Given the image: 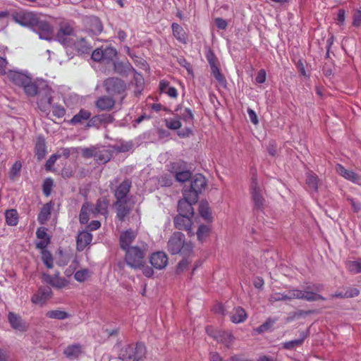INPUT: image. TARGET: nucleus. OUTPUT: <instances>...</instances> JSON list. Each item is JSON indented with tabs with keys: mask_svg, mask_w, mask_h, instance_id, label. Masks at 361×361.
I'll use <instances>...</instances> for the list:
<instances>
[{
	"mask_svg": "<svg viewBox=\"0 0 361 361\" xmlns=\"http://www.w3.org/2000/svg\"><path fill=\"white\" fill-rule=\"evenodd\" d=\"M172 30L173 36L180 42L185 44L187 42V36L183 28L177 23L172 24Z\"/></svg>",
	"mask_w": 361,
	"mask_h": 361,
	"instance_id": "obj_34",
	"label": "nucleus"
},
{
	"mask_svg": "<svg viewBox=\"0 0 361 361\" xmlns=\"http://www.w3.org/2000/svg\"><path fill=\"white\" fill-rule=\"evenodd\" d=\"M234 336L230 332L221 331L218 332L216 341L219 343L224 344L227 348L231 347L234 341Z\"/></svg>",
	"mask_w": 361,
	"mask_h": 361,
	"instance_id": "obj_30",
	"label": "nucleus"
},
{
	"mask_svg": "<svg viewBox=\"0 0 361 361\" xmlns=\"http://www.w3.org/2000/svg\"><path fill=\"white\" fill-rule=\"evenodd\" d=\"M336 171L340 176L343 177L345 179L350 180L353 183H360L361 178L354 171L345 169L344 166H342L341 164H337L336 166Z\"/></svg>",
	"mask_w": 361,
	"mask_h": 361,
	"instance_id": "obj_18",
	"label": "nucleus"
},
{
	"mask_svg": "<svg viewBox=\"0 0 361 361\" xmlns=\"http://www.w3.org/2000/svg\"><path fill=\"white\" fill-rule=\"evenodd\" d=\"M117 52L111 47L96 49L92 54V59L95 61H110L116 56Z\"/></svg>",
	"mask_w": 361,
	"mask_h": 361,
	"instance_id": "obj_8",
	"label": "nucleus"
},
{
	"mask_svg": "<svg viewBox=\"0 0 361 361\" xmlns=\"http://www.w3.org/2000/svg\"><path fill=\"white\" fill-rule=\"evenodd\" d=\"M192 244L185 241V236L180 232H175L168 241V250L171 255L180 253L184 257L189 256L192 252Z\"/></svg>",
	"mask_w": 361,
	"mask_h": 361,
	"instance_id": "obj_2",
	"label": "nucleus"
},
{
	"mask_svg": "<svg viewBox=\"0 0 361 361\" xmlns=\"http://www.w3.org/2000/svg\"><path fill=\"white\" fill-rule=\"evenodd\" d=\"M353 25L355 27H360L361 25V10L357 9L355 11L353 18Z\"/></svg>",
	"mask_w": 361,
	"mask_h": 361,
	"instance_id": "obj_56",
	"label": "nucleus"
},
{
	"mask_svg": "<svg viewBox=\"0 0 361 361\" xmlns=\"http://www.w3.org/2000/svg\"><path fill=\"white\" fill-rule=\"evenodd\" d=\"M180 111L177 114L180 119L183 120L185 122L192 123L193 120V114L190 109L188 108L177 109L176 111Z\"/></svg>",
	"mask_w": 361,
	"mask_h": 361,
	"instance_id": "obj_42",
	"label": "nucleus"
},
{
	"mask_svg": "<svg viewBox=\"0 0 361 361\" xmlns=\"http://www.w3.org/2000/svg\"><path fill=\"white\" fill-rule=\"evenodd\" d=\"M42 279L47 283L59 289L66 288L69 284V281L63 277H61L59 272L56 273L54 276L43 273Z\"/></svg>",
	"mask_w": 361,
	"mask_h": 361,
	"instance_id": "obj_10",
	"label": "nucleus"
},
{
	"mask_svg": "<svg viewBox=\"0 0 361 361\" xmlns=\"http://www.w3.org/2000/svg\"><path fill=\"white\" fill-rule=\"evenodd\" d=\"M306 184L310 190L314 192L317 191L318 187V177L312 172L307 173Z\"/></svg>",
	"mask_w": 361,
	"mask_h": 361,
	"instance_id": "obj_40",
	"label": "nucleus"
},
{
	"mask_svg": "<svg viewBox=\"0 0 361 361\" xmlns=\"http://www.w3.org/2000/svg\"><path fill=\"white\" fill-rule=\"evenodd\" d=\"M207 181L205 178L201 174L195 175L192 181L190 188L192 190V201L197 202L198 200V194L206 187Z\"/></svg>",
	"mask_w": 361,
	"mask_h": 361,
	"instance_id": "obj_12",
	"label": "nucleus"
},
{
	"mask_svg": "<svg viewBox=\"0 0 361 361\" xmlns=\"http://www.w3.org/2000/svg\"><path fill=\"white\" fill-rule=\"evenodd\" d=\"M114 100L107 96H103L99 97L95 103L97 109L101 111H108L111 109L114 106Z\"/></svg>",
	"mask_w": 361,
	"mask_h": 361,
	"instance_id": "obj_25",
	"label": "nucleus"
},
{
	"mask_svg": "<svg viewBox=\"0 0 361 361\" xmlns=\"http://www.w3.org/2000/svg\"><path fill=\"white\" fill-rule=\"evenodd\" d=\"M59 158L58 154H52L49 159L47 161L45 164V169L47 171H50L52 168V166L54 165L56 161Z\"/></svg>",
	"mask_w": 361,
	"mask_h": 361,
	"instance_id": "obj_59",
	"label": "nucleus"
},
{
	"mask_svg": "<svg viewBox=\"0 0 361 361\" xmlns=\"http://www.w3.org/2000/svg\"><path fill=\"white\" fill-rule=\"evenodd\" d=\"M136 235V233L131 229L121 233L120 236V243L121 248L125 250L130 248L129 245L134 240Z\"/></svg>",
	"mask_w": 361,
	"mask_h": 361,
	"instance_id": "obj_22",
	"label": "nucleus"
},
{
	"mask_svg": "<svg viewBox=\"0 0 361 361\" xmlns=\"http://www.w3.org/2000/svg\"><path fill=\"white\" fill-rule=\"evenodd\" d=\"M90 276V272L87 269H83L77 271L75 273L74 278L78 282H84Z\"/></svg>",
	"mask_w": 361,
	"mask_h": 361,
	"instance_id": "obj_45",
	"label": "nucleus"
},
{
	"mask_svg": "<svg viewBox=\"0 0 361 361\" xmlns=\"http://www.w3.org/2000/svg\"><path fill=\"white\" fill-rule=\"evenodd\" d=\"M109 207V201L105 198H100L97 200L95 207L92 206L93 216L98 214L106 215Z\"/></svg>",
	"mask_w": 361,
	"mask_h": 361,
	"instance_id": "obj_27",
	"label": "nucleus"
},
{
	"mask_svg": "<svg viewBox=\"0 0 361 361\" xmlns=\"http://www.w3.org/2000/svg\"><path fill=\"white\" fill-rule=\"evenodd\" d=\"M42 259L48 269H51L54 266V259L51 252L47 250H42Z\"/></svg>",
	"mask_w": 361,
	"mask_h": 361,
	"instance_id": "obj_43",
	"label": "nucleus"
},
{
	"mask_svg": "<svg viewBox=\"0 0 361 361\" xmlns=\"http://www.w3.org/2000/svg\"><path fill=\"white\" fill-rule=\"evenodd\" d=\"M91 116L89 111L81 109L77 114H75L70 121V123L75 125L81 123L84 121L88 120Z\"/></svg>",
	"mask_w": 361,
	"mask_h": 361,
	"instance_id": "obj_36",
	"label": "nucleus"
},
{
	"mask_svg": "<svg viewBox=\"0 0 361 361\" xmlns=\"http://www.w3.org/2000/svg\"><path fill=\"white\" fill-rule=\"evenodd\" d=\"M52 294V290L49 286L40 287L38 290L32 296V303L38 305H42L49 300Z\"/></svg>",
	"mask_w": 361,
	"mask_h": 361,
	"instance_id": "obj_13",
	"label": "nucleus"
},
{
	"mask_svg": "<svg viewBox=\"0 0 361 361\" xmlns=\"http://www.w3.org/2000/svg\"><path fill=\"white\" fill-rule=\"evenodd\" d=\"M111 154L109 149L106 147L96 149L95 160L99 164H105L111 159Z\"/></svg>",
	"mask_w": 361,
	"mask_h": 361,
	"instance_id": "obj_29",
	"label": "nucleus"
},
{
	"mask_svg": "<svg viewBox=\"0 0 361 361\" xmlns=\"http://www.w3.org/2000/svg\"><path fill=\"white\" fill-rule=\"evenodd\" d=\"M8 322L14 330L20 332L26 331L27 325L23 322L21 317H8Z\"/></svg>",
	"mask_w": 361,
	"mask_h": 361,
	"instance_id": "obj_37",
	"label": "nucleus"
},
{
	"mask_svg": "<svg viewBox=\"0 0 361 361\" xmlns=\"http://www.w3.org/2000/svg\"><path fill=\"white\" fill-rule=\"evenodd\" d=\"M57 40L65 45H72L73 42V29L68 25L61 26L56 35Z\"/></svg>",
	"mask_w": 361,
	"mask_h": 361,
	"instance_id": "obj_11",
	"label": "nucleus"
},
{
	"mask_svg": "<svg viewBox=\"0 0 361 361\" xmlns=\"http://www.w3.org/2000/svg\"><path fill=\"white\" fill-rule=\"evenodd\" d=\"M104 121L103 116H96L92 117L88 122L87 126L89 127L96 126Z\"/></svg>",
	"mask_w": 361,
	"mask_h": 361,
	"instance_id": "obj_57",
	"label": "nucleus"
},
{
	"mask_svg": "<svg viewBox=\"0 0 361 361\" xmlns=\"http://www.w3.org/2000/svg\"><path fill=\"white\" fill-rule=\"evenodd\" d=\"M104 87L106 92L111 94H120L125 92L126 84L119 78H110L104 81Z\"/></svg>",
	"mask_w": 361,
	"mask_h": 361,
	"instance_id": "obj_7",
	"label": "nucleus"
},
{
	"mask_svg": "<svg viewBox=\"0 0 361 361\" xmlns=\"http://www.w3.org/2000/svg\"><path fill=\"white\" fill-rule=\"evenodd\" d=\"M89 30L93 35L102 32L103 26L100 20L95 16H92L88 20Z\"/></svg>",
	"mask_w": 361,
	"mask_h": 361,
	"instance_id": "obj_32",
	"label": "nucleus"
},
{
	"mask_svg": "<svg viewBox=\"0 0 361 361\" xmlns=\"http://www.w3.org/2000/svg\"><path fill=\"white\" fill-rule=\"evenodd\" d=\"M211 72L219 84L221 85H226V80L224 75L221 73L220 70L217 66H214V67L211 68Z\"/></svg>",
	"mask_w": 361,
	"mask_h": 361,
	"instance_id": "obj_46",
	"label": "nucleus"
},
{
	"mask_svg": "<svg viewBox=\"0 0 361 361\" xmlns=\"http://www.w3.org/2000/svg\"><path fill=\"white\" fill-rule=\"evenodd\" d=\"M206 332L216 340V336H218V332H221V331L214 329L212 326H208L206 327Z\"/></svg>",
	"mask_w": 361,
	"mask_h": 361,
	"instance_id": "obj_62",
	"label": "nucleus"
},
{
	"mask_svg": "<svg viewBox=\"0 0 361 361\" xmlns=\"http://www.w3.org/2000/svg\"><path fill=\"white\" fill-rule=\"evenodd\" d=\"M95 217L93 216L92 205L88 202H85L80 209L79 220L80 224H86L90 218Z\"/></svg>",
	"mask_w": 361,
	"mask_h": 361,
	"instance_id": "obj_21",
	"label": "nucleus"
},
{
	"mask_svg": "<svg viewBox=\"0 0 361 361\" xmlns=\"http://www.w3.org/2000/svg\"><path fill=\"white\" fill-rule=\"evenodd\" d=\"M199 212L200 216L206 221H211L212 216L209 207V204L206 201L200 202L199 204Z\"/></svg>",
	"mask_w": 361,
	"mask_h": 361,
	"instance_id": "obj_38",
	"label": "nucleus"
},
{
	"mask_svg": "<svg viewBox=\"0 0 361 361\" xmlns=\"http://www.w3.org/2000/svg\"><path fill=\"white\" fill-rule=\"evenodd\" d=\"M21 167H22L21 163L20 161H16L13 164V166L10 170V177L13 178L16 176H17L18 174V173L20 172Z\"/></svg>",
	"mask_w": 361,
	"mask_h": 361,
	"instance_id": "obj_55",
	"label": "nucleus"
},
{
	"mask_svg": "<svg viewBox=\"0 0 361 361\" xmlns=\"http://www.w3.org/2000/svg\"><path fill=\"white\" fill-rule=\"evenodd\" d=\"M345 291L346 298H354L357 296L359 294V290L356 288H348Z\"/></svg>",
	"mask_w": 361,
	"mask_h": 361,
	"instance_id": "obj_63",
	"label": "nucleus"
},
{
	"mask_svg": "<svg viewBox=\"0 0 361 361\" xmlns=\"http://www.w3.org/2000/svg\"><path fill=\"white\" fill-rule=\"evenodd\" d=\"M82 353V346L79 344L68 345L63 351L64 355L69 359L78 358Z\"/></svg>",
	"mask_w": 361,
	"mask_h": 361,
	"instance_id": "obj_31",
	"label": "nucleus"
},
{
	"mask_svg": "<svg viewBox=\"0 0 361 361\" xmlns=\"http://www.w3.org/2000/svg\"><path fill=\"white\" fill-rule=\"evenodd\" d=\"M125 204L126 203L117 204V202H116V205L117 206V216L121 221L123 220L129 212Z\"/></svg>",
	"mask_w": 361,
	"mask_h": 361,
	"instance_id": "obj_48",
	"label": "nucleus"
},
{
	"mask_svg": "<svg viewBox=\"0 0 361 361\" xmlns=\"http://www.w3.org/2000/svg\"><path fill=\"white\" fill-rule=\"evenodd\" d=\"M212 311L215 314H221L222 316L229 313L228 310L221 303H216L213 306Z\"/></svg>",
	"mask_w": 361,
	"mask_h": 361,
	"instance_id": "obj_50",
	"label": "nucleus"
},
{
	"mask_svg": "<svg viewBox=\"0 0 361 361\" xmlns=\"http://www.w3.org/2000/svg\"><path fill=\"white\" fill-rule=\"evenodd\" d=\"M92 240V235L90 233L86 231L80 232L77 237V250L78 251L84 250L91 243Z\"/></svg>",
	"mask_w": 361,
	"mask_h": 361,
	"instance_id": "obj_20",
	"label": "nucleus"
},
{
	"mask_svg": "<svg viewBox=\"0 0 361 361\" xmlns=\"http://www.w3.org/2000/svg\"><path fill=\"white\" fill-rule=\"evenodd\" d=\"M131 188V181L130 180H123L117 188L115 192L117 204L126 203L127 195Z\"/></svg>",
	"mask_w": 361,
	"mask_h": 361,
	"instance_id": "obj_15",
	"label": "nucleus"
},
{
	"mask_svg": "<svg viewBox=\"0 0 361 361\" xmlns=\"http://www.w3.org/2000/svg\"><path fill=\"white\" fill-rule=\"evenodd\" d=\"M174 224L176 228L180 230L188 231L191 233L192 231V221L190 216L180 214L174 219Z\"/></svg>",
	"mask_w": 361,
	"mask_h": 361,
	"instance_id": "obj_19",
	"label": "nucleus"
},
{
	"mask_svg": "<svg viewBox=\"0 0 361 361\" xmlns=\"http://www.w3.org/2000/svg\"><path fill=\"white\" fill-rule=\"evenodd\" d=\"M114 71L118 74L121 75H128L132 72H135V69L132 66V65L126 61H117L114 63Z\"/></svg>",
	"mask_w": 361,
	"mask_h": 361,
	"instance_id": "obj_24",
	"label": "nucleus"
},
{
	"mask_svg": "<svg viewBox=\"0 0 361 361\" xmlns=\"http://www.w3.org/2000/svg\"><path fill=\"white\" fill-rule=\"evenodd\" d=\"M12 17L16 23L32 29L39 23L37 14L25 10L13 13Z\"/></svg>",
	"mask_w": 361,
	"mask_h": 361,
	"instance_id": "obj_5",
	"label": "nucleus"
},
{
	"mask_svg": "<svg viewBox=\"0 0 361 361\" xmlns=\"http://www.w3.org/2000/svg\"><path fill=\"white\" fill-rule=\"evenodd\" d=\"M7 78L16 85L22 87L25 82H30V74L27 71L9 70Z\"/></svg>",
	"mask_w": 361,
	"mask_h": 361,
	"instance_id": "obj_9",
	"label": "nucleus"
},
{
	"mask_svg": "<svg viewBox=\"0 0 361 361\" xmlns=\"http://www.w3.org/2000/svg\"><path fill=\"white\" fill-rule=\"evenodd\" d=\"M53 186V180L51 178H47L43 183V192L46 196H49L51 193Z\"/></svg>",
	"mask_w": 361,
	"mask_h": 361,
	"instance_id": "obj_54",
	"label": "nucleus"
},
{
	"mask_svg": "<svg viewBox=\"0 0 361 361\" xmlns=\"http://www.w3.org/2000/svg\"><path fill=\"white\" fill-rule=\"evenodd\" d=\"M52 114L57 118H62L66 114V109L60 104H54L52 106Z\"/></svg>",
	"mask_w": 361,
	"mask_h": 361,
	"instance_id": "obj_52",
	"label": "nucleus"
},
{
	"mask_svg": "<svg viewBox=\"0 0 361 361\" xmlns=\"http://www.w3.org/2000/svg\"><path fill=\"white\" fill-rule=\"evenodd\" d=\"M126 250L125 260L128 265L133 269H140L144 263L147 245L142 243L141 246H133Z\"/></svg>",
	"mask_w": 361,
	"mask_h": 361,
	"instance_id": "obj_4",
	"label": "nucleus"
},
{
	"mask_svg": "<svg viewBox=\"0 0 361 361\" xmlns=\"http://www.w3.org/2000/svg\"><path fill=\"white\" fill-rule=\"evenodd\" d=\"M209 228L207 226L201 225L197 231V236L200 241H202L204 238L209 234Z\"/></svg>",
	"mask_w": 361,
	"mask_h": 361,
	"instance_id": "obj_51",
	"label": "nucleus"
},
{
	"mask_svg": "<svg viewBox=\"0 0 361 361\" xmlns=\"http://www.w3.org/2000/svg\"><path fill=\"white\" fill-rule=\"evenodd\" d=\"M266 71L264 69H261L258 71L257 76L255 78V80L259 84H262L266 80Z\"/></svg>",
	"mask_w": 361,
	"mask_h": 361,
	"instance_id": "obj_61",
	"label": "nucleus"
},
{
	"mask_svg": "<svg viewBox=\"0 0 361 361\" xmlns=\"http://www.w3.org/2000/svg\"><path fill=\"white\" fill-rule=\"evenodd\" d=\"M322 290L319 284L307 286L303 290L295 289L284 293H275L270 297L271 302L290 300L292 299H302L307 301H315L324 298L317 293Z\"/></svg>",
	"mask_w": 361,
	"mask_h": 361,
	"instance_id": "obj_1",
	"label": "nucleus"
},
{
	"mask_svg": "<svg viewBox=\"0 0 361 361\" xmlns=\"http://www.w3.org/2000/svg\"><path fill=\"white\" fill-rule=\"evenodd\" d=\"M51 205L50 204H44L38 215V221L43 224H44L49 219V215L51 214Z\"/></svg>",
	"mask_w": 361,
	"mask_h": 361,
	"instance_id": "obj_41",
	"label": "nucleus"
},
{
	"mask_svg": "<svg viewBox=\"0 0 361 361\" xmlns=\"http://www.w3.org/2000/svg\"><path fill=\"white\" fill-rule=\"evenodd\" d=\"M191 202L188 199L179 200L178 204V211L180 214L192 216L193 215V208Z\"/></svg>",
	"mask_w": 361,
	"mask_h": 361,
	"instance_id": "obj_26",
	"label": "nucleus"
},
{
	"mask_svg": "<svg viewBox=\"0 0 361 361\" xmlns=\"http://www.w3.org/2000/svg\"><path fill=\"white\" fill-rule=\"evenodd\" d=\"M72 45L75 47V48L82 54L87 53L90 51L92 46L90 43H88L86 39L83 37H80L77 40H73L72 42Z\"/></svg>",
	"mask_w": 361,
	"mask_h": 361,
	"instance_id": "obj_33",
	"label": "nucleus"
},
{
	"mask_svg": "<svg viewBox=\"0 0 361 361\" xmlns=\"http://www.w3.org/2000/svg\"><path fill=\"white\" fill-rule=\"evenodd\" d=\"M131 73L133 74V79L135 81V86L137 87V91L138 92H140V91L142 90L143 85H144V78L138 73L135 70V72H132Z\"/></svg>",
	"mask_w": 361,
	"mask_h": 361,
	"instance_id": "obj_47",
	"label": "nucleus"
},
{
	"mask_svg": "<svg viewBox=\"0 0 361 361\" xmlns=\"http://www.w3.org/2000/svg\"><path fill=\"white\" fill-rule=\"evenodd\" d=\"M159 88L161 92L166 94L171 98L176 99L178 95L177 90L173 87H170L169 82L165 80L159 82Z\"/></svg>",
	"mask_w": 361,
	"mask_h": 361,
	"instance_id": "obj_28",
	"label": "nucleus"
},
{
	"mask_svg": "<svg viewBox=\"0 0 361 361\" xmlns=\"http://www.w3.org/2000/svg\"><path fill=\"white\" fill-rule=\"evenodd\" d=\"M53 90L48 85H45L39 92L38 108L47 116L50 113V106L52 102Z\"/></svg>",
	"mask_w": 361,
	"mask_h": 361,
	"instance_id": "obj_6",
	"label": "nucleus"
},
{
	"mask_svg": "<svg viewBox=\"0 0 361 361\" xmlns=\"http://www.w3.org/2000/svg\"><path fill=\"white\" fill-rule=\"evenodd\" d=\"M250 192L255 206L258 209H260L264 204V198L262 195V190L258 186V183L255 178H253L252 180Z\"/></svg>",
	"mask_w": 361,
	"mask_h": 361,
	"instance_id": "obj_16",
	"label": "nucleus"
},
{
	"mask_svg": "<svg viewBox=\"0 0 361 361\" xmlns=\"http://www.w3.org/2000/svg\"><path fill=\"white\" fill-rule=\"evenodd\" d=\"M6 222L8 226H14L18 223V214L16 209H8L5 212Z\"/></svg>",
	"mask_w": 361,
	"mask_h": 361,
	"instance_id": "obj_35",
	"label": "nucleus"
},
{
	"mask_svg": "<svg viewBox=\"0 0 361 361\" xmlns=\"http://www.w3.org/2000/svg\"><path fill=\"white\" fill-rule=\"evenodd\" d=\"M166 126L171 130H178L181 127L180 118H170L166 120Z\"/></svg>",
	"mask_w": 361,
	"mask_h": 361,
	"instance_id": "obj_49",
	"label": "nucleus"
},
{
	"mask_svg": "<svg viewBox=\"0 0 361 361\" xmlns=\"http://www.w3.org/2000/svg\"><path fill=\"white\" fill-rule=\"evenodd\" d=\"M142 268V274L146 276V277H152L154 274V271L153 269L148 267V266H145V262L142 264V266H141Z\"/></svg>",
	"mask_w": 361,
	"mask_h": 361,
	"instance_id": "obj_64",
	"label": "nucleus"
},
{
	"mask_svg": "<svg viewBox=\"0 0 361 361\" xmlns=\"http://www.w3.org/2000/svg\"><path fill=\"white\" fill-rule=\"evenodd\" d=\"M307 336L308 332L307 331H302L300 333L299 338L283 343V347L286 350H293L296 347L301 346Z\"/></svg>",
	"mask_w": 361,
	"mask_h": 361,
	"instance_id": "obj_23",
	"label": "nucleus"
},
{
	"mask_svg": "<svg viewBox=\"0 0 361 361\" xmlns=\"http://www.w3.org/2000/svg\"><path fill=\"white\" fill-rule=\"evenodd\" d=\"M191 177V173L189 171H183L176 173V179L178 182H185Z\"/></svg>",
	"mask_w": 361,
	"mask_h": 361,
	"instance_id": "obj_53",
	"label": "nucleus"
},
{
	"mask_svg": "<svg viewBox=\"0 0 361 361\" xmlns=\"http://www.w3.org/2000/svg\"><path fill=\"white\" fill-rule=\"evenodd\" d=\"M33 29L36 30L39 37L42 39L50 41L53 38L52 27L47 22L39 20V23Z\"/></svg>",
	"mask_w": 361,
	"mask_h": 361,
	"instance_id": "obj_14",
	"label": "nucleus"
},
{
	"mask_svg": "<svg viewBox=\"0 0 361 361\" xmlns=\"http://www.w3.org/2000/svg\"><path fill=\"white\" fill-rule=\"evenodd\" d=\"M8 64L6 58L0 56V75H7L6 67Z\"/></svg>",
	"mask_w": 361,
	"mask_h": 361,
	"instance_id": "obj_60",
	"label": "nucleus"
},
{
	"mask_svg": "<svg viewBox=\"0 0 361 361\" xmlns=\"http://www.w3.org/2000/svg\"><path fill=\"white\" fill-rule=\"evenodd\" d=\"M150 263L157 269H164L168 264V257L164 252H156L151 255Z\"/></svg>",
	"mask_w": 361,
	"mask_h": 361,
	"instance_id": "obj_17",
	"label": "nucleus"
},
{
	"mask_svg": "<svg viewBox=\"0 0 361 361\" xmlns=\"http://www.w3.org/2000/svg\"><path fill=\"white\" fill-rule=\"evenodd\" d=\"M147 349L144 343L137 342L123 348L119 354L123 361H142L146 357Z\"/></svg>",
	"mask_w": 361,
	"mask_h": 361,
	"instance_id": "obj_3",
	"label": "nucleus"
},
{
	"mask_svg": "<svg viewBox=\"0 0 361 361\" xmlns=\"http://www.w3.org/2000/svg\"><path fill=\"white\" fill-rule=\"evenodd\" d=\"M274 322V321H272L270 319H268L266 322H264L263 324H262L257 328V331L259 333H263L264 331H267L271 327Z\"/></svg>",
	"mask_w": 361,
	"mask_h": 361,
	"instance_id": "obj_58",
	"label": "nucleus"
},
{
	"mask_svg": "<svg viewBox=\"0 0 361 361\" xmlns=\"http://www.w3.org/2000/svg\"><path fill=\"white\" fill-rule=\"evenodd\" d=\"M346 267L348 271L353 274L361 273V259L355 261H349Z\"/></svg>",
	"mask_w": 361,
	"mask_h": 361,
	"instance_id": "obj_44",
	"label": "nucleus"
},
{
	"mask_svg": "<svg viewBox=\"0 0 361 361\" xmlns=\"http://www.w3.org/2000/svg\"><path fill=\"white\" fill-rule=\"evenodd\" d=\"M22 87L27 96L33 97L39 93L38 87L35 82L32 80V77L30 78V82H25Z\"/></svg>",
	"mask_w": 361,
	"mask_h": 361,
	"instance_id": "obj_39",
	"label": "nucleus"
}]
</instances>
